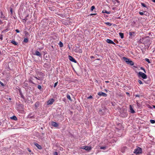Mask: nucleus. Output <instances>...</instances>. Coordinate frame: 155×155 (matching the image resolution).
<instances>
[{"label":"nucleus","instance_id":"obj_1","mask_svg":"<svg viewBox=\"0 0 155 155\" xmlns=\"http://www.w3.org/2000/svg\"><path fill=\"white\" fill-rule=\"evenodd\" d=\"M123 59L127 64H130L131 65H134V63L133 62L128 58H126L125 57H123Z\"/></svg>","mask_w":155,"mask_h":155},{"label":"nucleus","instance_id":"obj_2","mask_svg":"<svg viewBox=\"0 0 155 155\" xmlns=\"http://www.w3.org/2000/svg\"><path fill=\"white\" fill-rule=\"evenodd\" d=\"M142 152V150L141 148L138 147L137 148L134 150V153L136 154L141 153Z\"/></svg>","mask_w":155,"mask_h":155},{"label":"nucleus","instance_id":"obj_3","mask_svg":"<svg viewBox=\"0 0 155 155\" xmlns=\"http://www.w3.org/2000/svg\"><path fill=\"white\" fill-rule=\"evenodd\" d=\"M138 76L139 77H141L144 79H146L147 78V75L142 72H139Z\"/></svg>","mask_w":155,"mask_h":155},{"label":"nucleus","instance_id":"obj_4","mask_svg":"<svg viewBox=\"0 0 155 155\" xmlns=\"http://www.w3.org/2000/svg\"><path fill=\"white\" fill-rule=\"evenodd\" d=\"M146 38L145 37H143L140 38L138 41V42L141 43H143L145 42Z\"/></svg>","mask_w":155,"mask_h":155},{"label":"nucleus","instance_id":"obj_5","mask_svg":"<svg viewBox=\"0 0 155 155\" xmlns=\"http://www.w3.org/2000/svg\"><path fill=\"white\" fill-rule=\"evenodd\" d=\"M98 95L99 96H103L104 97H106L107 96V94L106 93L102 91L99 92L98 93Z\"/></svg>","mask_w":155,"mask_h":155},{"label":"nucleus","instance_id":"obj_6","mask_svg":"<svg viewBox=\"0 0 155 155\" xmlns=\"http://www.w3.org/2000/svg\"><path fill=\"white\" fill-rule=\"evenodd\" d=\"M68 58L70 61L74 63H76L77 61L76 60L71 56H69Z\"/></svg>","mask_w":155,"mask_h":155},{"label":"nucleus","instance_id":"obj_7","mask_svg":"<svg viewBox=\"0 0 155 155\" xmlns=\"http://www.w3.org/2000/svg\"><path fill=\"white\" fill-rule=\"evenodd\" d=\"M112 1L113 3L117 6H118L120 4L119 3L120 2L118 0H112Z\"/></svg>","mask_w":155,"mask_h":155},{"label":"nucleus","instance_id":"obj_8","mask_svg":"<svg viewBox=\"0 0 155 155\" xmlns=\"http://www.w3.org/2000/svg\"><path fill=\"white\" fill-rule=\"evenodd\" d=\"M146 38L145 42L143 43V44H150V40L148 38V37H145Z\"/></svg>","mask_w":155,"mask_h":155},{"label":"nucleus","instance_id":"obj_9","mask_svg":"<svg viewBox=\"0 0 155 155\" xmlns=\"http://www.w3.org/2000/svg\"><path fill=\"white\" fill-rule=\"evenodd\" d=\"M54 101V100L52 98L49 100L48 101L47 104H51L53 103Z\"/></svg>","mask_w":155,"mask_h":155},{"label":"nucleus","instance_id":"obj_10","mask_svg":"<svg viewBox=\"0 0 155 155\" xmlns=\"http://www.w3.org/2000/svg\"><path fill=\"white\" fill-rule=\"evenodd\" d=\"M106 41L108 43L111 44L113 45L115 44L112 41L109 39H107Z\"/></svg>","mask_w":155,"mask_h":155},{"label":"nucleus","instance_id":"obj_11","mask_svg":"<svg viewBox=\"0 0 155 155\" xmlns=\"http://www.w3.org/2000/svg\"><path fill=\"white\" fill-rule=\"evenodd\" d=\"M34 145L37 147V148L40 150H41L42 149L41 147L39 145L38 143H35Z\"/></svg>","mask_w":155,"mask_h":155},{"label":"nucleus","instance_id":"obj_12","mask_svg":"<svg viewBox=\"0 0 155 155\" xmlns=\"http://www.w3.org/2000/svg\"><path fill=\"white\" fill-rule=\"evenodd\" d=\"M130 112L132 113H135V111L134 110V109L133 108L132 106L131 105H130Z\"/></svg>","mask_w":155,"mask_h":155},{"label":"nucleus","instance_id":"obj_13","mask_svg":"<svg viewBox=\"0 0 155 155\" xmlns=\"http://www.w3.org/2000/svg\"><path fill=\"white\" fill-rule=\"evenodd\" d=\"M91 147H90L86 146L84 147V149L86 150L89 151L91 150Z\"/></svg>","mask_w":155,"mask_h":155},{"label":"nucleus","instance_id":"obj_14","mask_svg":"<svg viewBox=\"0 0 155 155\" xmlns=\"http://www.w3.org/2000/svg\"><path fill=\"white\" fill-rule=\"evenodd\" d=\"M52 125L54 127H57L58 126V124L56 122H52Z\"/></svg>","mask_w":155,"mask_h":155},{"label":"nucleus","instance_id":"obj_15","mask_svg":"<svg viewBox=\"0 0 155 155\" xmlns=\"http://www.w3.org/2000/svg\"><path fill=\"white\" fill-rule=\"evenodd\" d=\"M35 54L37 56H41V53L38 51H36Z\"/></svg>","mask_w":155,"mask_h":155},{"label":"nucleus","instance_id":"obj_16","mask_svg":"<svg viewBox=\"0 0 155 155\" xmlns=\"http://www.w3.org/2000/svg\"><path fill=\"white\" fill-rule=\"evenodd\" d=\"M102 12L103 13H106L107 14H110L111 13L110 11L107 12L105 10H103Z\"/></svg>","mask_w":155,"mask_h":155},{"label":"nucleus","instance_id":"obj_17","mask_svg":"<svg viewBox=\"0 0 155 155\" xmlns=\"http://www.w3.org/2000/svg\"><path fill=\"white\" fill-rule=\"evenodd\" d=\"M119 35L121 38L122 39L124 38V35L123 33L120 32L119 33Z\"/></svg>","mask_w":155,"mask_h":155},{"label":"nucleus","instance_id":"obj_18","mask_svg":"<svg viewBox=\"0 0 155 155\" xmlns=\"http://www.w3.org/2000/svg\"><path fill=\"white\" fill-rule=\"evenodd\" d=\"M135 33L134 32H129V34L130 36H134L135 35Z\"/></svg>","mask_w":155,"mask_h":155},{"label":"nucleus","instance_id":"obj_19","mask_svg":"<svg viewBox=\"0 0 155 155\" xmlns=\"http://www.w3.org/2000/svg\"><path fill=\"white\" fill-rule=\"evenodd\" d=\"M39 103L37 102L35 103V106L36 108H37L39 106Z\"/></svg>","mask_w":155,"mask_h":155},{"label":"nucleus","instance_id":"obj_20","mask_svg":"<svg viewBox=\"0 0 155 155\" xmlns=\"http://www.w3.org/2000/svg\"><path fill=\"white\" fill-rule=\"evenodd\" d=\"M11 118L12 119L14 120H16L17 119V117L15 116H13L12 117H11Z\"/></svg>","mask_w":155,"mask_h":155},{"label":"nucleus","instance_id":"obj_21","mask_svg":"<svg viewBox=\"0 0 155 155\" xmlns=\"http://www.w3.org/2000/svg\"><path fill=\"white\" fill-rule=\"evenodd\" d=\"M67 98L70 101H71L70 96L69 94H67Z\"/></svg>","mask_w":155,"mask_h":155},{"label":"nucleus","instance_id":"obj_22","mask_svg":"<svg viewBox=\"0 0 155 155\" xmlns=\"http://www.w3.org/2000/svg\"><path fill=\"white\" fill-rule=\"evenodd\" d=\"M59 45L60 47H62L63 46V43L61 41H60V42L59 43Z\"/></svg>","mask_w":155,"mask_h":155},{"label":"nucleus","instance_id":"obj_23","mask_svg":"<svg viewBox=\"0 0 155 155\" xmlns=\"http://www.w3.org/2000/svg\"><path fill=\"white\" fill-rule=\"evenodd\" d=\"M11 43L14 44V45H17V43L15 42V41L12 40L11 41Z\"/></svg>","mask_w":155,"mask_h":155},{"label":"nucleus","instance_id":"obj_24","mask_svg":"<svg viewBox=\"0 0 155 155\" xmlns=\"http://www.w3.org/2000/svg\"><path fill=\"white\" fill-rule=\"evenodd\" d=\"M150 122L152 124H154L155 123V121L154 120H150Z\"/></svg>","mask_w":155,"mask_h":155},{"label":"nucleus","instance_id":"obj_25","mask_svg":"<svg viewBox=\"0 0 155 155\" xmlns=\"http://www.w3.org/2000/svg\"><path fill=\"white\" fill-rule=\"evenodd\" d=\"M95 8V7L94 6H92L91 8V11H92Z\"/></svg>","mask_w":155,"mask_h":155},{"label":"nucleus","instance_id":"obj_26","mask_svg":"<svg viewBox=\"0 0 155 155\" xmlns=\"http://www.w3.org/2000/svg\"><path fill=\"white\" fill-rule=\"evenodd\" d=\"M28 39H27V38H25L24 40V41L26 43L27 42H28Z\"/></svg>","mask_w":155,"mask_h":155},{"label":"nucleus","instance_id":"obj_27","mask_svg":"<svg viewBox=\"0 0 155 155\" xmlns=\"http://www.w3.org/2000/svg\"><path fill=\"white\" fill-rule=\"evenodd\" d=\"M1 18H4V16L3 15L2 12H1Z\"/></svg>","mask_w":155,"mask_h":155},{"label":"nucleus","instance_id":"obj_28","mask_svg":"<svg viewBox=\"0 0 155 155\" xmlns=\"http://www.w3.org/2000/svg\"><path fill=\"white\" fill-rule=\"evenodd\" d=\"M106 24L107 25H109V26H111L112 25V24H111V23H109V22H106Z\"/></svg>","mask_w":155,"mask_h":155},{"label":"nucleus","instance_id":"obj_29","mask_svg":"<svg viewBox=\"0 0 155 155\" xmlns=\"http://www.w3.org/2000/svg\"><path fill=\"white\" fill-rule=\"evenodd\" d=\"M141 5L142 6H143V7H146V5L144 3H141Z\"/></svg>","mask_w":155,"mask_h":155},{"label":"nucleus","instance_id":"obj_30","mask_svg":"<svg viewBox=\"0 0 155 155\" xmlns=\"http://www.w3.org/2000/svg\"><path fill=\"white\" fill-rule=\"evenodd\" d=\"M138 83H139V84H143L142 83V81L140 80H139L138 81Z\"/></svg>","mask_w":155,"mask_h":155},{"label":"nucleus","instance_id":"obj_31","mask_svg":"<svg viewBox=\"0 0 155 155\" xmlns=\"http://www.w3.org/2000/svg\"><path fill=\"white\" fill-rule=\"evenodd\" d=\"M145 60L147 61V62H148L149 63H150V60L149 59H148V58H146L145 59Z\"/></svg>","mask_w":155,"mask_h":155},{"label":"nucleus","instance_id":"obj_32","mask_svg":"<svg viewBox=\"0 0 155 155\" xmlns=\"http://www.w3.org/2000/svg\"><path fill=\"white\" fill-rule=\"evenodd\" d=\"M38 88L39 89H41V86L40 85H38Z\"/></svg>","mask_w":155,"mask_h":155},{"label":"nucleus","instance_id":"obj_33","mask_svg":"<svg viewBox=\"0 0 155 155\" xmlns=\"http://www.w3.org/2000/svg\"><path fill=\"white\" fill-rule=\"evenodd\" d=\"M25 35L26 36V35H28V33L27 31H25Z\"/></svg>","mask_w":155,"mask_h":155},{"label":"nucleus","instance_id":"obj_34","mask_svg":"<svg viewBox=\"0 0 155 155\" xmlns=\"http://www.w3.org/2000/svg\"><path fill=\"white\" fill-rule=\"evenodd\" d=\"M58 82L55 83V84H54V87H55L58 84Z\"/></svg>","mask_w":155,"mask_h":155},{"label":"nucleus","instance_id":"obj_35","mask_svg":"<svg viewBox=\"0 0 155 155\" xmlns=\"http://www.w3.org/2000/svg\"><path fill=\"white\" fill-rule=\"evenodd\" d=\"M100 149H104V150L106 149V147H100Z\"/></svg>","mask_w":155,"mask_h":155},{"label":"nucleus","instance_id":"obj_36","mask_svg":"<svg viewBox=\"0 0 155 155\" xmlns=\"http://www.w3.org/2000/svg\"><path fill=\"white\" fill-rule=\"evenodd\" d=\"M139 13L141 15H142L144 14L143 13V12H139Z\"/></svg>","mask_w":155,"mask_h":155},{"label":"nucleus","instance_id":"obj_37","mask_svg":"<svg viewBox=\"0 0 155 155\" xmlns=\"http://www.w3.org/2000/svg\"><path fill=\"white\" fill-rule=\"evenodd\" d=\"M0 84L2 86H4V84L1 81H0Z\"/></svg>","mask_w":155,"mask_h":155},{"label":"nucleus","instance_id":"obj_38","mask_svg":"<svg viewBox=\"0 0 155 155\" xmlns=\"http://www.w3.org/2000/svg\"><path fill=\"white\" fill-rule=\"evenodd\" d=\"M54 155H58V153L56 152H55L54 153Z\"/></svg>","mask_w":155,"mask_h":155},{"label":"nucleus","instance_id":"obj_39","mask_svg":"<svg viewBox=\"0 0 155 155\" xmlns=\"http://www.w3.org/2000/svg\"><path fill=\"white\" fill-rule=\"evenodd\" d=\"M23 20L24 21H23V22H26V20H27V18H25V19H23Z\"/></svg>","mask_w":155,"mask_h":155},{"label":"nucleus","instance_id":"obj_40","mask_svg":"<svg viewBox=\"0 0 155 155\" xmlns=\"http://www.w3.org/2000/svg\"><path fill=\"white\" fill-rule=\"evenodd\" d=\"M92 98V97L91 95H90L87 98L88 99H90V98Z\"/></svg>","mask_w":155,"mask_h":155},{"label":"nucleus","instance_id":"obj_41","mask_svg":"<svg viewBox=\"0 0 155 155\" xmlns=\"http://www.w3.org/2000/svg\"><path fill=\"white\" fill-rule=\"evenodd\" d=\"M10 12L11 13V14H12V13L13 11H12V8H11L10 9Z\"/></svg>","mask_w":155,"mask_h":155},{"label":"nucleus","instance_id":"obj_42","mask_svg":"<svg viewBox=\"0 0 155 155\" xmlns=\"http://www.w3.org/2000/svg\"><path fill=\"white\" fill-rule=\"evenodd\" d=\"M15 31L17 32V33H19L20 32V31L18 30V29H16L15 30Z\"/></svg>","mask_w":155,"mask_h":155},{"label":"nucleus","instance_id":"obj_43","mask_svg":"<svg viewBox=\"0 0 155 155\" xmlns=\"http://www.w3.org/2000/svg\"><path fill=\"white\" fill-rule=\"evenodd\" d=\"M140 95L137 94L135 95V96L136 97H140Z\"/></svg>","mask_w":155,"mask_h":155},{"label":"nucleus","instance_id":"obj_44","mask_svg":"<svg viewBox=\"0 0 155 155\" xmlns=\"http://www.w3.org/2000/svg\"><path fill=\"white\" fill-rule=\"evenodd\" d=\"M96 15V14H91L90 15Z\"/></svg>","mask_w":155,"mask_h":155},{"label":"nucleus","instance_id":"obj_45","mask_svg":"<svg viewBox=\"0 0 155 155\" xmlns=\"http://www.w3.org/2000/svg\"><path fill=\"white\" fill-rule=\"evenodd\" d=\"M21 97L22 98H23V99H24V96L23 95L21 94Z\"/></svg>","mask_w":155,"mask_h":155},{"label":"nucleus","instance_id":"obj_46","mask_svg":"<svg viewBox=\"0 0 155 155\" xmlns=\"http://www.w3.org/2000/svg\"><path fill=\"white\" fill-rule=\"evenodd\" d=\"M0 39H1V40H2L3 39V37L2 36L0 37Z\"/></svg>","mask_w":155,"mask_h":155},{"label":"nucleus","instance_id":"obj_47","mask_svg":"<svg viewBox=\"0 0 155 155\" xmlns=\"http://www.w3.org/2000/svg\"><path fill=\"white\" fill-rule=\"evenodd\" d=\"M85 146H83L81 148L83 149H84V147H85Z\"/></svg>","mask_w":155,"mask_h":155},{"label":"nucleus","instance_id":"obj_48","mask_svg":"<svg viewBox=\"0 0 155 155\" xmlns=\"http://www.w3.org/2000/svg\"><path fill=\"white\" fill-rule=\"evenodd\" d=\"M126 94L127 95H129V93L128 92H126Z\"/></svg>","mask_w":155,"mask_h":155},{"label":"nucleus","instance_id":"obj_49","mask_svg":"<svg viewBox=\"0 0 155 155\" xmlns=\"http://www.w3.org/2000/svg\"><path fill=\"white\" fill-rule=\"evenodd\" d=\"M143 70L144 71L145 73H146L145 70L144 69V68H143Z\"/></svg>","mask_w":155,"mask_h":155},{"label":"nucleus","instance_id":"obj_50","mask_svg":"<svg viewBox=\"0 0 155 155\" xmlns=\"http://www.w3.org/2000/svg\"><path fill=\"white\" fill-rule=\"evenodd\" d=\"M112 10H115V8H112Z\"/></svg>","mask_w":155,"mask_h":155},{"label":"nucleus","instance_id":"obj_51","mask_svg":"<svg viewBox=\"0 0 155 155\" xmlns=\"http://www.w3.org/2000/svg\"><path fill=\"white\" fill-rule=\"evenodd\" d=\"M28 151L29 152H31V150H30V149H28Z\"/></svg>","mask_w":155,"mask_h":155},{"label":"nucleus","instance_id":"obj_52","mask_svg":"<svg viewBox=\"0 0 155 155\" xmlns=\"http://www.w3.org/2000/svg\"><path fill=\"white\" fill-rule=\"evenodd\" d=\"M91 58H94V57L93 56H91Z\"/></svg>","mask_w":155,"mask_h":155},{"label":"nucleus","instance_id":"obj_53","mask_svg":"<svg viewBox=\"0 0 155 155\" xmlns=\"http://www.w3.org/2000/svg\"><path fill=\"white\" fill-rule=\"evenodd\" d=\"M152 1L154 2H155V0H152Z\"/></svg>","mask_w":155,"mask_h":155},{"label":"nucleus","instance_id":"obj_54","mask_svg":"<svg viewBox=\"0 0 155 155\" xmlns=\"http://www.w3.org/2000/svg\"><path fill=\"white\" fill-rule=\"evenodd\" d=\"M153 108H155V105H153Z\"/></svg>","mask_w":155,"mask_h":155},{"label":"nucleus","instance_id":"obj_55","mask_svg":"<svg viewBox=\"0 0 155 155\" xmlns=\"http://www.w3.org/2000/svg\"><path fill=\"white\" fill-rule=\"evenodd\" d=\"M8 99L10 100H11V98H9Z\"/></svg>","mask_w":155,"mask_h":155},{"label":"nucleus","instance_id":"obj_56","mask_svg":"<svg viewBox=\"0 0 155 155\" xmlns=\"http://www.w3.org/2000/svg\"><path fill=\"white\" fill-rule=\"evenodd\" d=\"M105 82H106V83H108V82H109V81H105Z\"/></svg>","mask_w":155,"mask_h":155},{"label":"nucleus","instance_id":"obj_57","mask_svg":"<svg viewBox=\"0 0 155 155\" xmlns=\"http://www.w3.org/2000/svg\"><path fill=\"white\" fill-rule=\"evenodd\" d=\"M35 78H36L37 79H38L36 77H35Z\"/></svg>","mask_w":155,"mask_h":155},{"label":"nucleus","instance_id":"obj_58","mask_svg":"<svg viewBox=\"0 0 155 155\" xmlns=\"http://www.w3.org/2000/svg\"><path fill=\"white\" fill-rule=\"evenodd\" d=\"M2 123L1 122H0V125H1Z\"/></svg>","mask_w":155,"mask_h":155},{"label":"nucleus","instance_id":"obj_59","mask_svg":"<svg viewBox=\"0 0 155 155\" xmlns=\"http://www.w3.org/2000/svg\"><path fill=\"white\" fill-rule=\"evenodd\" d=\"M141 69H142L143 70V68H141Z\"/></svg>","mask_w":155,"mask_h":155},{"label":"nucleus","instance_id":"obj_60","mask_svg":"<svg viewBox=\"0 0 155 155\" xmlns=\"http://www.w3.org/2000/svg\"><path fill=\"white\" fill-rule=\"evenodd\" d=\"M68 47H69V48L70 49L69 46H68Z\"/></svg>","mask_w":155,"mask_h":155}]
</instances>
